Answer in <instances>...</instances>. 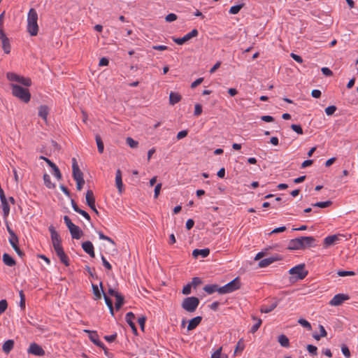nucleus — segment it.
<instances>
[{
  "label": "nucleus",
  "instance_id": "nucleus-1",
  "mask_svg": "<svg viewBox=\"0 0 358 358\" xmlns=\"http://www.w3.org/2000/svg\"><path fill=\"white\" fill-rule=\"evenodd\" d=\"M313 236H301L289 241L287 249L289 250H305L317 245Z\"/></svg>",
  "mask_w": 358,
  "mask_h": 358
},
{
  "label": "nucleus",
  "instance_id": "nucleus-2",
  "mask_svg": "<svg viewBox=\"0 0 358 358\" xmlns=\"http://www.w3.org/2000/svg\"><path fill=\"white\" fill-rule=\"evenodd\" d=\"M38 14L34 8H31L27 15V31L31 36H36L38 31Z\"/></svg>",
  "mask_w": 358,
  "mask_h": 358
},
{
  "label": "nucleus",
  "instance_id": "nucleus-3",
  "mask_svg": "<svg viewBox=\"0 0 358 358\" xmlns=\"http://www.w3.org/2000/svg\"><path fill=\"white\" fill-rule=\"evenodd\" d=\"M11 87L13 96L24 103H28L30 101L31 94L27 88L16 84H12Z\"/></svg>",
  "mask_w": 358,
  "mask_h": 358
},
{
  "label": "nucleus",
  "instance_id": "nucleus-4",
  "mask_svg": "<svg viewBox=\"0 0 358 358\" xmlns=\"http://www.w3.org/2000/svg\"><path fill=\"white\" fill-rule=\"evenodd\" d=\"M200 301L196 296H188L183 299L181 307L188 313H194L199 305Z\"/></svg>",
  "mask_w": 358,
  "mask_h": 358
},
{
  "label": "nucleus",
  "instance_id": "nucleus-5",
  "mask_svg": "<svg viewBox=\"0 0 358 358\" xmlns=\"http://www.w3.org/2000/svg\"><path fill=\"white\" fill-rule=\"evenodd\" d=\"M241 281L238 277L235 278L234 280L227 283L222 287H220V294H224L228 293H231L234 291H236L241 288Z\"/></svg>",
  "mask_w": 358,
  "mask_h": 358
},
{
  "label": "nucleus",
  "instance_id": "nucleus-6",
  "mask_svg": "<svg viewBox=\"0 0 358 358\" xmlns=\"http://www.w3.org/2000/svg\"><path fill=\"white\" fill-rule=\"evenodd\" d=\"M7 78L10 81H15L19 83L21 85L26 87H29L31 85V80L30 78H24L13 72L7 73Z\"/></svg>",
  "mask_w": 358,
  "mask_h": 358
},
{
  "label": "nucleus",
  "instance_id": "nucleus-7",
  "mask_svg": "<svg viewBox=\"0 0 358 358\" xmlns=\"http://www.w3.org/2000/svg\"><path fill=\"white\" fill-rule=\"evenodd\" d=\"M289 273L292 275H296L297 279L299 280L304 279L308 273V271L305 269L304 264H299L292 267L289 269Z\"/></svg>",
  "mask_w": 358,
  "mask_h": 358
},
{
  "label": "nucleus",
  "instance_id": "nucleus-8",
  "mask_svg": "<svg viewBox=\"0 0 358 358\" xmlns=\"http://www.w3.org/2000/svg\"><path fill=\"white\" fill-rule=\"evenodd\" d=\"M198 34H199L198 30L196 29H194L190 32L187 33L182 38H173V41L176 44L181 45L184 44L185 42H187L189 40H190L191 38H192L193 37L197 36Z\"/></svg>",
  "mask_w": 358,
  "mask_h": 358
},
{
  "label": "nucleus",
  "instance_id": "nucleus-9",
  "mask_svg": "<svg viewBox=\"0 0 358 358\" xmlns=\"http://www.w3.org/2000/svg\"><path fill=\"white\" fill-rule=\"evenodd\" d=\"M86 203L87 205L96 213L99 214L98 210L95 206V197L93 191L88 189L85 194Z\"/></svg>",
  "mask_w": 358,
  "mask_h": 358
},
{
  "label": "nucleus",
  "instance_id": "nucleus-10",
  "mask_svg": "<svg viewBox=\"0 0 358 358\" xmlns=\"http://www.w3.org/2000/svg\"><path fill=\"white\" fill-rule=\"evenodd\" d=\"M27 352L36 356H43L45 354V350L42 348V347L36 343H32L30 344L29 348L27 349Z\"/></svg>",
  "mask_w": 358,
  "mask_h": 358
},
{
  "label": "nucleus",
  "instance_id": "nucleus-11",
  "mask_svg": "<svg viewBox=\"0 0 358 358\" xmlns=\"http://www.w3.org/2000/svg\"><path fill=\"white\" fill-rule=\"evenodd\" d=\"M72 176L75 180L84 179L83 173L80 169L76 158L72 159Z\"/></svg>",
  "mask_w": 358,
  "mask_h": 358
},
{
  "label": "nucleus",
  "instance_id": "nucleus-12",
  "mask_svg": "<svg viewBox=\"0 0 358 358\" xmlns=\"http://www.w3.org/2000/svg\"><path fill=\"white\" fill-rule=\"evenodd\" d=\"M349 299L350 297L348 294H337L329 301V304L333 306H338L341 305L345 301H347Z\"/></svg>",
  "mask_w": 358,
  "mask_h": 358
},
{
  "label": "nucleus",
  "instance_id": "nucleus-13",
  "mask_svg": "<svg viewBox=\"0 0 358 358\" xmlns=\"http://www.w3.org/2000/svg\"><path fill=\"white\" fill-rule=\"evenodd\" d=\"M281 259V257L278 255H276L275 256L269 257L260 260L258 265L260 268H264L271 264L272 263Z\"/></svg>",
  "mask_w": 358,
  "mask_h": 358
},
{
  "label": "nucleus",
  "instance_id": "nucleus-14",
  "mask_svg": "<svg viewBox=\"0 0 358 358\" xmlns=\"http://www.w3.org/2000/svg\"><path fill=\"white\" fill-rule=\"evenodd\" d=\"M82 248L91 257L94 258L95 257L94 245L91 241H87L83 242L82 243Z\"/></svg>",
  "mask_w": 358,
  "mask_h": 358
},
{
  "label": "nucleus",
  "instance_id": "nucleus-15",
  "mask_svg": "<svg viewBox=\"0 0 358 358\" xmlns=\"http://www.w3.org/2000/svg\"><path fill=\"white\" fill-rule=\"evenodd\" d=\"M343 236L341 234H334L328 236L324 239V247L327 248L334 245L337 241L339 240V237Z\"/></svg>",
  "mask_w": 358,
  "mask_h": 358
},
{
  "label": "nucleus",
  "instance_id": "nucleus-16",
  "mask_svg": "<svg viewBox=\"0 0 358 358\" xmlns=\"http://www.w3.org/2000/svg\"><path fill=\"white\" fill-rule=\"evenodd\" d=\"M202 320L201 316H196L189 321L187 325V331H192L196 328V327L201 323Z\"/></svg>",
  "mask_w": 358,
  "mask_h": 358
},
{
  "label": "nucleus",
  "instance_id": "nucleus-17",
  "mask_svg": "<svg viewBox=\"0 0 358 358\" xmlns=\"http://www.w3.org/2000/svg\"><path fill=\"white\" fill-rule=\"evenodd\" d=\"M210 254V250L208 248L203 249H194L192 252V256L194 258H198L199 256L201 257H206Z\"/></svg>",
  "mask_w": 358,
  "mask_h": 358
},
{
  "label": "nucleus",
  "instance_id": "nucleus-18",
  "mask_svg": "<svg viewBox=\"0 0 358 358\" xmlns=\"http://www.w3.org/2000/svg\"><path fill=\"white\" fill-rule=\"evenodd\" d=\"M220 287L217 284H208L206 285L203 289L208 293V294H212L215 292H217L220 294Z\"/></svg>",
  "mask_w": 358,
  "mask_h": 358
},
{
  "label": "nucleus",
  "instance_id": "nucleus-19",
  "mask_svg": "<svg viewBox=\"0 0 358 358\" xmlns=\"http://www.w3.org/2000/svg\"><path fill=\"white\" fill-rule=\"evenodd\" d=\"M278 304V301L275 300L274 302L271 303L270 305H262L260 308V312L262 313H268L273 310Z\"/></svg>",
  "mask_w": 358,
  "mask_h": 358
},
{
  "label": "nucleus",
  "instance_id": "nucleus-20",
  "mask_svg": "<svg viewBox=\"0 0 358 358\" xmlns=\"http://www.w3.org/2000/svg\"><path fill=\"white\" fill-rule=\"evenodd\" d=\"M115 184L120 193L122 192L123 183L122 179V172L120 169H117L115 174Z\"/></svg>",
  "mask_w": 358,
  "mask_h": 358
},
{
  "label": "nucleus",
  "instance_id": "nucleus-21",
  "mask_svg": "<svg viewBox=\"0 0 358 358\" xmlns=\"http://www.w3.org/2000/svg\"><path fill=\"white\" fill-rule=\"evenodd\" d=\"M70 234L71 235L72 238L74 239H80L83 234V231L79 228V227L75 225L70 230Z\"/></svg>",
  "mask_w": 358,
  "mask_h": 358
},
{
  "label": "nucleus",
  "instance_id": "nucleus-22",
  "mask_svg": "<svg viewBox=\"0 0 358 358\" xmlns=\"http://www.w3.org/2000/svg\"><path fill=\"white\" fill-rule=\"evenodd\" d=\"M0 200H1V207L3 210V217L6 218L8 216L9 213H10V206H9L8 200L6 198V199L3 198V199H0Z\"/></svg>",
  "mask_w": 358,
  "mask_h": 358
},
{
  "label": "nucleus",
  "instance_id": "nucleus-23",
  "mask_svg": "<svg viewBox=\"0 0 358 358\" xmlns=\"http://www.w3.org/2000/svg\"><path fill=\"white\" fill-rule=\"evenodd\" d=\"M3 262L8 266H13L16 264L15 260L8 254L4 253L2 257Z\"/></svg>",
  "mask_w": 358,
  "mask_h": 358
},
{
  "label": "nucleus",
  "instance_id": "nucleus-24",
  "mask_svg": "<svg viewBox=\"0 0 358 358\" xmlns=\"http://www.w3.org/2000/svg\"><path fill=\"white\" fill-rule=\"evenodd\" d=\"M182 96L180 94L171 92L169 94V103L172 106L180 101Z\"/></svg>",
  "mask_w": 358,
  "mask_h": 358
},
{
  "label": "nucleus",
  "instance_id": "nucleus-25",
  "mask_svg": "<svg viewBox=\"0 0 358 358\" xmlns=\"http://www.w3.org/2000/svg\"><path fill=\"white\" fill-rule=\"evenodd\" d=\"M14 348V341L13 340H8L6 341L2 346L3 351L8 354Z\"/></svg>",
  "mask_w": 358,
  "mask_h": 358
},
{
  "label": "nucleus",
  "instance_id": "nucleus-26",
  "mask_svg": "<svg viewBox=\"0 0 358 358\" xmlns=\"http://www.w3.org/2000/svg\"><path fill=\"white\" fill-rule=\"evenodd\" d=\"M278 341L280 343V345L283 348L289 347V340L287 338V336H285V334H280L278 337Z\"/></svg>",
  "mask_w": 358,
  "mask_h": 358
},
{
  "label": "nucleus",
  "instance_id": "nucleus-27",
  "mask_svg": "<svg viewBox=\"0 0 358 358\" xmlns=\"http://www.w3.org/2000/svg\"><path fill=\"white\" fill-rule=\"evenodd\" d=\"M49 113V109L48 107L45 105H41L38 108V116L43 118V120H46L47 116Z\"/></svg>",
  "mask_w": 358,
  "mask_h": 358
},
{
  "label": "nucleus",
  "instance_id": "nucleus-28",
  "mask_svg": "<svg viewBox=\"0 0 358 358\" xmlns=\"http://www.w3.org/2000/svg\"><path fill=\"white\" fill-rule=\"evenodd\" d=\"M43 178L44 185L46 186V187H48V189L55 188V184L51 181L50 176L48 173H44Z\"/></svg>",
  "mask_w": 358,
  "mask_h": 358
},
{
  "label": "nucleus",
  "instance_id": "nucleus-29",
  "mask_svg": "<svg viewBox=\"0 0 358 358\" xmlns=\"http://www.w3.org/2000/svg\"><path fill=\"white\" fill-rule=\"evenodd\" d=\"M85 332L88 334L90 340L94 344L99 339V335L96 331L85 329Z\"/></svg>",
  "mask_w": 358,
  "mask_h": 358
},
{
  "label": "nucleus",
  "instance_id": "nucleus-30",
  "mask_svg": "<svg viewBox=\"0 0 358 358\" xmlns=\"http://www.w3.org/2000/svg\"><path fill=\"white\" fill-rule=\"evenodd\" d=\"M252 317L253 320L256 321V323L251 327L250 332L254 334L259 329L262 321L260 318H257L255 316H252Z\"/></svg>",
  "mask_w": 358,
  "mask_h": 358
},
{
  "label": "nucleus",
  "instance_id": "nucleus-31",
  "mask_svg": "<svg viewBox=\"0 0 358 358\" xmlns=\"http://www.w3.org/2000/svg\"><path fill=\"white\" fill-rule=\"evenodd\" d=\"M1 47L3 52L6 54H9L10 52L11 47L10 44V40L8 38H7L6 39L4 38V40L1 41Z\"/></svg>",
  "mask_w": 358,
  "mask_h": 358
},
{
  "label": "nucleus",
  "instance_id": "nucleus-32",
  "mask_svg": "<svg viewBox=\"0 0 358 358\" xmlns=\"http://www.w3.org/2000/svg\"><path fill=\"white\" fill-rule=\"evenodd\" d=\"M95 140L97 145L98 152L101 154L103 153L104 150V145L101 136L99 134H96Z\"/></svg>",
  "mask_w": 358,
  "mask_h": 358
},
{
  "label": "nucleus",
  "instance_id": "nucleus-33",
  "mask_svg": "<svg viewBox=\"0 0 358 358\" xmlns=\"http://www.w3.org/2000/svg\"><path fill=\"white\" fill-rule=\"evenodd\" d=\"M99 286L101 287V292L103 293V299H104V301H105V303L106 304V306H108V308H110L113 306V301L112 300L104 293L103 290V282H100L99 283Z\"/></svg>",
  "mask_w": 358,
  "mask_h": 358
},
{
  "label": "nucleus",
  "instance_id": "nucleus-34",
  "mask_svg": "<svg viewBox=\"0 0 358 358\" xmlns=\"http://www.w3.org/2000/svg\"><path fill=\"white\" fill-rule=\"evenodd\" d=\"M245 6V3H240V4H238V5H235V6H233L230 8L229 9V13L230 14H232V15H235V14H237L239 13V11L241 10V9L242 8H243Z\"/></svg>",
  "mask_w": 358,
  "mask_h": 358
},
{
  "label": "nucleus",
  "instance_id": "nucleus-35",
  "mask_svg": "<svg viewBox=\"0 0 358 358\" xmlns=\"http://www.w3.org/2000/svg\"><path fill=\"white\" fill-rule=\"evenodd\" d=\"M332 204V202L331 201H320L315 203H313L312 206L313 207H318V208H327L330 206Z\"/></svg>",
  "mask_w": 358,
  "mask_h": 358
},
{
  "label": "nucleus",
  "instance_id": "nucleus-36",
  "mask_svg": "<svg viewBox=\"0 0 358 358\" xmlns=\"http://www.w3.org/2000/svg\"><path fill=\"white\" fill-rule=\"evenodd\" d=\"M57 257L59 258L61 262H62L65 266H68L69 265V259L64 251L59 255H57Z\"/></svg>",
  "mask_w": 358,
  "mask_h": 358
},
{
  "label": "nucleus",
  "instance_id": "nucleus-37",
  "mask_svg": "<svg viewBox=\"0 0 358 358\" xmlns=\"http://www.w3.org/2000/svg\"><path fill=\"white\" fill-rule=\"evenodd\" d=\"M92 288L93 294H94V295L95 296V299L96 300L101 299V292H101L99 289L98 285L92 284Z\"/></svg>",
  "mask_w": 358,
  "mask_h": 358
},
{
  "label": "nucleus",
  "instance_id": "nucleus-38",
  "mask_svg": "<svg viewBox=\"0 0 358 358\" xmlns=\"http://www.w3.org/2000/svg\"><path fill=\"white\" fill-rule=\"evenodd\" d=\"M116 301H115V308L117 310H119L121 308L122 305L124 304V296L120 294L119 296H117L115 297Z\"/></svg>",
  "mask_w": 358,
  "mask_h": 358
},
{
  "label": "nucleus",
  "instance_id": "nucleus-39",
  "mask_svg": "<svg viewBox=\"0 0 358 358\" xmlns=\"http://www.w3.org/2000/svg\"><path fill=\"white\" fill-rule=\"evenodd\" d=\"M244 348H245V344L243 343V339H240L236 344V348L234 350V354L243 352Z\"/></svg>",
  "mask_w": 358,
  "mask_h": 358
},
{
  "label": "nucleus",
  "instance_id": "nucleus-40",
  "mask_svg": "<svg viewBox=\"0 0 358 358\" xmlns=\"http://www.w3.org/2000/svg\"><path fill=\"white\" fill-rule=\"evenodd\" d=\"M52 174L55 176V177L60 180H62V175L61 173V171L59 170V169L58 168V166L55 164L52 168Z\"/></svg>",
  "mask_w": 358,
  "mask_h": 358
},
{
  "label": "nucleus",
  "instance_id": "nucleus-41",
  "mask_svg": "<svg viewBox=\"0 0 358 358\" xmlns=\"http://www.w3.org/2000/svg\"><path fill=\"white\" fill-rule=\"evenodd\" d=\"M8 241L12 247L18 245L19 239L16 234L10 235L8 239Z\"/></svg>",
  "mask_w": 358,
  "mask_h": 358
},
{
  "label": "nucleus",
  "instance_id": "nucleus-42",
  "mask_svg": "<svg viewBox=\"0 0 358 358\" xmlns=\"http://www.w3.org/2000/svg\"><path fill=\"white\" fill-rule=\"evenodd\" d=\"M210 358H228L227 355H222V348L215 350L212 355Z\"/></svg>",
  "mask_w": 358,
  "mask_h": 358
},
{
  "label": "nucleus",
  "instance_id": "nucleus-43",
  "mask_svg": "<svg viewBox=\"0 0 358 358\" xmlns=\"http://www.w3.org/2000/svg\"><path fill=\"white\" fill-rule=\"evenodd\" d=\"M126 142H127V145L131 148H137V146L138 145V142L134 140L131 137H127L126 139Z\"/></svg>",
  "mask_w": 358,
  "mask_h": 358
},
{
  "label": "nucleus",
  "instance_id": "nucleus-44",
  "mask_svg": "<svg viewBox=\"0 0 358 358\" xmlns=\"http://www.w3.org/2000/svg\"><path fill=\"white\" fill-rule=\"evenodd\" d=\"M20 301V306L22 310H24L25 308V294H24V292L22 290H20L19 292Z\"/></svg>",
  "mask_w": 358,
  "mask_h": 358
},
{
  "label": "nucleus",
  "instance_id": "nucleus-45",
  "mask_svg": "<svg viewBox=\"0 0 358 358\" xmlns=\"http://www.w3.org/2000/svg\"><path fill=\"white\" fill-rule=\"evenodd\" d=\"M307 350L312 356H316L317 355V348L316 346L309 344L307 345Z\"/></svg>",
  "mask_w": 358,
  "mask_h": 358
},
{
  "label": "nucleus",
  "instance_id": "nucleus-46",
  "mask_svg": "<svg viewBox=\"0 0 358 358\" xmlns=\"http://www.w3.org/2000/svg\"><path fill=\"white\" fill-rule=\"evenodd\" d=\"M337 274L341 277L345 276H352L355 275V273L352 271H338Z\"/></svg>",
  "mask_w": 358,
  "mask_h": 358
},
{
  "label": "nucleus",
  "instance_id": "nucleus-47",
  "mask_svg": "<svg viewBox=\"0 0 358 358\" xmlns=\"http://www.w3.org/2000/svg\"><path fill=\"white\" fill-rule=\"evenodd\" d=\"M290 127L294 131H295L298 134L301 135L303 134V129L300 124H292Z\"/></svg>",
  "mask_w": 358,
  "mask_h": 358
},
{
  "label": "nucleus",
  "instance_id": "nucleus-48",
  "mask_svg": "<svg viewBox=\"0 0 358 358\" xmlns=\"http://www.w3.org/2000/svg\"><path fill=\"white\" fill-rule=\"evenodd\" d=\"M8 307V303L6 299H2L0 301V315L3 313Z\"/></svg>",
  "mask_w": 358,
  "mask_h": 358
},
{
  "label": "nucleus",
  "instance_id": "nucleus-49",
  "mask_svg": "<svg viewBox=\"0 0 358 358\" xmlns=\"http://www.w3.org/2000/svg\"><path fill=\"white\" fill-rule=\"evenodd\" d=\"M298 322L303 327L307 328L308 329H311L310 323L305 319L301 318L299 320Z\"/></svg>",
  "mask_w": 358,
  "mask_h": 358
},
{
  "label": "nucleus",
  "instance_id": "nucleus-50",
  "mask_svg": "<svg viewBox=\"0 0 358 358\" xmlns=\"http://www.w3.org/2000/svg\"><path fill=\"white\" fill-rule=\"evenodd\" d=\"M341 351H342V353L343 354V355L346 358H350V356H351L350 351V350H349V348H348L347 345H343L342 347H341Z\"/></svg>",
  "mask_w": 358,
  "mask_h": 358
},
{
  "label": "nucleus",
  "instance_id": "nucleus-51",
  "mask_svg": "<svg viewBox=\"0 0 358 358\" xmlns=\"http://www.w3.org/2000/svg\"><path fill=\"white\" fill-rule=\"evenodd\" d=\"M64 221L66 225L67 226L69 230H70L71 228H73L76 225L71 222V219L67 215H65L64 217Z\"/></svg>",
  "mask_w": 358,
  "mask_h": 358
},
{
  "label": "nucleus",
  "instance_id": "nucleus-52",
  "mask_svg": "<svg viewBox=\"0 0 358 358\" xmlns=\"http://www.w3.org/2000/svg\"><path fill=\"white\" fill-rule=\"evenodd\" d=\"M202 283V280L199 277H194L192 278V280L191 282V285L196 288L198 285H201Z\"/></svg>",
  "mask_w": 358,
  "mask_h": 358
},
{
  "label": "nucleus",
  "instance_id": "nucleus-53",
  "mask_svg": "<svg viewBox=\"0 0 358 358\" xmlns=\"http://www.w3.org/2000/svg\"><path fill=\"white\" fill-rule=\"evenodd\" d=\"M145 321H146L145 316H141L138 318V323L139 324V326L142 331H144Z\"/></svg>",
  "mask_w": 358,
  "mask_h": 358
},
{
  "label": "nucleus",
  "instance_id": "nucleus-54",
  "mask_svg": "<svg viewBox=\"0 0 358 358\" xmlns=\"http://www.w3.org/2000/svg\"><path fill=\"white\" fill-rule=\"evenodd\" d=\"M336 109L335 106H329L325 108V113L327 115H331L335 113Z\"/></svg>",
  "mask_w": 358,
  "mask_h": 358
},
{
  "label": "nucleus",
  "instance_id": "nucleus-55",
  "mask_svg": "<svg viewBox=\"0 0 358 358\" xmlns=\"http://www.w3.org/2000/svg\"><path fill=\"white\" fill-rule=\"evenodd\" d=\"M177 18L178 17L175 13H169L166 16L165 20L168 22H171L176 20Z\"/></svg>",
  "mask_w": 358,
  "mask_h": 358
},
{
  "label": "nucleus",
  "instance_id": "nucleus-56",
  "mask_svg": "<svg viewBox=\"0 0 358 358\" xmlns=\"http://www.w3.org/2000/svg\"><path fill=\"white\" fill-rule=\"evenodd\" d=\"M202 113V106L199 103H196L194 107V115L195 116H199Z\"/></svg>",
  "mask_w": 358,
  "mask_h": 358
},
{
  "label": "nucleus",
  "instance_id": "nucleus-57",
  "mask_svg": "<svg viewBox=\"0 0 358 358\" xmlns=\"http://www.w3.org/2000/svg\"><path fill=\"white\" fill-rule=\"evenodd\" d=\"M101 261H102L103 266L106 269H108V270H111L112 269L111 264L106 260V259L105 258V257L103 255H101Z\"/></svg>",
  "mask_w": 358,
  "mask_h": 358
},
{
  "label": "nucleus",
  "instance_id": "nucleus-58",
  "mask_svg": "<svg viewBox=\"0 0 358 358\" xmlns=\"http://www.w3.org/2000/svg\"><path fill=\"white\" fill-rule=\"evenodd\" d=\"M191 287L192 285L190 283L187 284L185 286L183 287L182 293L185 295H188L191 293Z\"/></svg>",
  "mask_w": 358,
  "mask_h": 358
},
{
  "label": "nucleus",
  "instance_id": "nucleus-59",
  "mask_svg": "<svg viewBox=\"0 0 358 358\" xmlns=\"http://www.w3.org/2000/svg\"><path fill=\"white\" fill-rule=\"evenodd\" d=\"M321 71H322V74L326 76H331L333 75L332 71L330 70L327 67H322L321 69Z\"/></svg>",
  "mask_w": 358,
  "mask_h": 358
},
{
  "label": "nucleus",
  "instance_id": "nucleus-60",
  "mask_svg": "<svg viewBox=\"0 0 358 358\" xmlns=\"http://www.w3.org/2000/svg\"><path fill=\"white\" fill-rule=\"evenodd\" d=\"M52 244L62 243V239L59 234L54 235L51 236Z\"/></svg>",
  "mask_w": 358,
  "mask_h": 358
},
{
  "label": "nucleus",
  "instance_id": "nucleus-61",
  "mask_svg": "<svg viewBox=\"0 0 358 358\" xmlns=\"http://www.w3.org/2000/svg\"><path fill=\"white\" fill-rule=\"evenodd\" d=\"M76 188L78 191H80L83 187V185H85V180L84 179H82V180H76Z\"/></svg>",
  "mask_w": 358,
  "mask_h": 358
},
{
  "label": "nucleus",
  "instance_id": "nucleus-62",
  "mask_svg": "<svg viewBox=\"0 0 358 358\" xmlns=\"http://www.w3.org/2000/svg\"><path fill=\"white\" fill-rule=\"evenodd\" d=\"M162 188V183H158L155 187V190H154V197L156 199L158 197L159 194V192H160V189Z\"/></svg>",
  "mask_w": 358,
  "mask_h": 358
},
{
  "label": "nucleus",
  "instance_id": "nucleus-63",
  "mask_svg": "<svg viewBox=\"0 0 358 358\" xmlns=\"http://www.w3.org/2000/svg\"><path fill=\"white\" fill-rule=\"evenodd\" d=\"M117 338V334L115 333L112 335L105 336L104 339L108 342H113Z\"/></svg>",
  "mask_w": 358,
  "mask_h": 358
},
{
  "label": "nucleus",
  "instance_id": "nucleus-64",
  "mask_svg": "<svg viewBox=\"0 0 358 358\" xmlns=\"http://www.w3.org/2000/svg\"><path fill=\"white\" fill-rule=\"evenodd\" d=\"M203 81V78H199L191 84L192 88H195Z\"/></svg>",
  "mask_w": 358,
  "mask_h": 358
}]
</instances>
